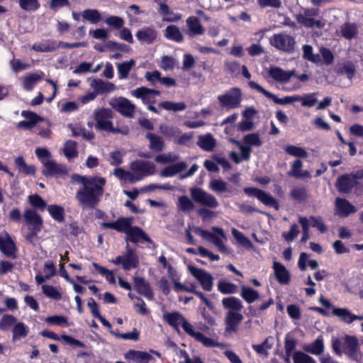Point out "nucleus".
Wrapping results in <instances>:
<instances>
[{
	"label": "nucleus",
	"instance_id": "44",
	"mask_svg": "<svg viewBox=\"0 0 363 363\" xmlns=\"http://www.w3.org/2000/svg\"><path fill=\"white\" fill-rule=\"evenodd\" d=\"M135 61L133 59L129 61L123 62L122 63H118L116 65L120 79H127L129 72L135 66Z\"/></svg>",
	"mask_w": 363,
	"mask_h": 363
},
{
	"label": "nucleus",
	"instance_id": "31",
	"mask_svg": "<svg viewBox=\"0 0 363 363\" xmlns=\"http://www.w3.org/2000/svg\"><path fill=\"white\" fill-rule=\"evenodd\" d=\"M90 86L96 92V94L105 92H112L116 89V86L113 83L105 82L101 79H92L90 83Z\"/></svg>",
	"mask_w": 363,
	"mask_h": 363
},
{
	"label": "nucleus",
	"instance_id": "29",
	"mask_svg": "<svg viewBox=\"0 0 363 363\" xmlns=\"http://www.w3.org/2000/svg\"><path fill=\"white\" fill-rule=\"evenodd\" d=\"M125 240L127 242L130 241L133 242L150 241L148 237L141 228L132 225L126 234Z\"/></svg>",
	"mask_w": 363,
	"mask_h": 363
},
{
	"label": "nucleus",
	"instance_id": "56",
	"mask_svg": "<svg viewBox=\"0 0 363 363\" xmlns=\"http://www.w3.org/2000/svg\"><path fill=\"white\" fill-rule=\"evenodd\" d=\"M177 206L179 209L184 212H189L194 209L193 201L186 196L179 197Z\"/></svg>",
	"mask_w": 363,
	"mask_h": 363
},
{
	"label": "nucleus",
	"instance_id": "1",
	"mask_svg": "<svg viewBox=\"0 0 363 363\" xmlns=\"http://www.w3.org/2000/svg\"><path fill=\"white\" fill-rule=\"evenodd\" d=\"M82 186L76 193L75 198L84 209L94 208L98 205L104 192L106 179L100 177H85L77 176Z\"/></svg>",
	"mask_w": 363,
	"mask_h": 363
},
{
	"label": "nucleus",
	"instance_id": "51",
	"mask_svg": "<svg viewBox=\"0 0 363 363\" xmlns=\"http://www.w3.org/2000/svg\"><path fill=\"white\" fill-rule=\"evenodd\" d=\"M63 152L69 160L77 157L78 152L76 142L71 140L66 141L64 145Z\"/></svg>",
	"mask_w": 363,
	"mask_h": 363
},
{
	"label": "nucleus",
	"instance_id": "18",
	"mask_svg": "<svg viewBox=\"0 0 363 363\" xmlns=\"http://www.w3.org/2000/svg\"><path fill=\"white\" fill-rule=\"evenodd\" d=\"M0 250L8 257L14 255L15 245L5 230H0Z\"/></svg>",
	"mask_w": 363,
	"mask_h": 363
},
{
	"label": "nucleus",
	"instance_id": "41",
	"mask_svg": "<svg viewBox=\"0 0 363 363\" xmlns=\"http://www.w3.org/2000/svg\"><path fill=\"white\" fill-rule=\"evenodd\" d=\"M284 152L291 156L298 158H306L308 156V153L306 150L302 147L288 145L284 148Z\"/></svg>",
	"mask_w": 363,
	"mask_h": 363
},
{
	"label": "nucleus",
	"instance_id": "60",
	"mask_svg": "<svg viewBox=\"0 0 363 363\" xmlns=\"http://www.w3.org/2000/svg\"><path fill=\"white\" fill-rule=\"evenodd\" d=\"M28 201L30 204L36 209L41 211H44L47 207L46 202L43 199L41 196L38 194H33L28 196Z\"/></svg>",
	"mask_w": 363,
	"mask_h": 363
},
{
	"label": "nucleus",
	"instance_id": "20",
	"mask_svg": "<svg viewBox=\"0 0 363 363\" xmlns=\"http://www.w3.org/2000/svg\"><path fill=\"white\" fill-rule=\"evenodd\" d=\"M335 213L340 217H347L351 213L357 211L354 206L350 203L347 200L337 198L335 199Z\"/></svg>",
	"mask_w": 363,
	"mask_h": 363
},
{
	"label": "nucleus",
	"instance_id": "47",
	"mask_svg": "<svg viewBox=\"0 0 363 363\" xmlns=\"http://www.w3.org/2000/svg\"><path fill=\"white\" fill-rule=\"evenodd\" d=\"M241 297L248 303H251L259 298V293L255 289L242 286L240 291Z\"/></svg>",
	"mask_w": 363,
	"mask_h": 363
},
{
	"label": "nucleus",
	"instance_id": "30",
	"mask_svg": "<svg viewBox=\"0 0 363 363\" xmlns=\"http://www.w3.org/2000/svg\"><path fill=\"white\" fill-rule=\"evenodd\" d=\"M186 167L187 165L184 162H180L168 165L160 171V176L162 177H172L183 172Z\"/></svg>",
	"mask_w": 363,
	"mask_h": 363
},
{
	"label": "nucleus",
	"instance_id": "17",
	"mask_svg": "<svg viewBox=\"0 0 363 363\" xmlns=\"http://www.w3.org/2000/svg\"><path fill=\"white\" fill-rule=\"evenodd\" d=\"M132 222L133 219L131 218H119L114 222L102 223L101 227L103 228L113 229L126 235L132 225Z\"/></svg>",
	"mask_w": 363,
	"mask_h": 363
},
{
	"label": "nucleus",
	"instance_id": "9",
	"mask_svg": "<svg viewBox=\"0 0 363 363\" xmlns=\"http://www.w3.org/2000/svg\"><path fill=\"white\" fill-rule=\"evenodd\" d=\"M189 273L200 283L203 289L210 291L213 286V278L210 273L203 269L194 265H189Z\"/></svg>",
	"mask_w": 363,
	"mask_h": 363
},
{
	"label": "nucleus",
	"instance_id": "8",
	"mask_svg": "<svg viewBox=\"0 0 363 363\" xmlns=\"http://www.w3.org/2000/svg\"><path fill=\"white\" fill-rule=\"evenodd\" d=\"M190 194L194 201L202 206L211 208H216L219 206V203L216 198L199 187L191 189Z\"/></svg>",
	"mask_w": 363,
	"mask_h": 363
},
{
	"label": "nucleus",
	"instance_id": "21",
	"mask_svg": "<svg viewBox=\"0 0 363 363\" xmlns=\"http://www.w3.org/2000/svg\"><path fill=\"white\" fill-rule=\"evenodd\" d=\"M43 174L45 176H54L59 174H65L67 172L65 167L56 163L52 160H43Z\"/></svg>",
	"mask_w": 363,
	"mask_h": 363
},
{
	"label": "nucleus",
	"instance_id": "27",
	"mask_svg": "<svg viewBox=\"0 0 363 363\" xmlns=\"http://www.w3.org/2000/svg\"><path fill=\"white\" fill-rule=\"evenodd\" d=\"M303 162L297 159L291 164V169L288 174L296 179H309L311 178V173L307 170H302Z\"/></svg>",
	"mask_w": 363,
	"mask_h": 363
},
{
	"label": "nucleus",
	"instance_id": "5",
	"mask_svg": "<svg viewBox=\"0 0 363 363\" xmlns=\"http://www.w3.org/2000/svg\"><path fill=\"white\" fill-rule=\"evenodd\" d=\"M115 264H120L124 270L135 269L139 265V258L135 252L131 249L128 244L126 245L125 252L116 257L111 261Z\"/></svg>",
	"mask_w": 363,
	"mask_h": 363
},
{
	"label": "nucleus",
	"instance_id": "4",
	"mask_svg": "<svg viewBox=\"0 0 363 363\" xmlns=\"http://www.w3.org/2000/svg\"><path fill=\"white\" fill-rule=\"evenodd\" d=\"M130 170L133 171L135 182L144 177L153 175L156 172V166L150 161L138 160L130 164Z\"/></svg>",
	"mask_w": 363,
	"mask_h": 363
},
{
	"label": "nucleus",
	"instance_id": "6",
	"mask_svg": "<svg viewBox=\"0 0 363 363\" xmlns=\"http://www.w3.org/2000/svg\"><path fill=\"white\" fill-rule=\"evenodd\" d=\"M269 43L277 49L286 52H293L296 45L295 39L285 33L274 34L270 38Z\"/></svg>",
	"mask_w": 363,
	"mask_h": 363
},
{
	"label": "nucleus",
	"instance_id": "24",
	"mask_svg": "<svg viewBox=\"0 0 363 363\" xmlns=\"http://www.w3.org/2000/svg\"><path fill=\"white\" fill-rule=\"evenodd\" d=\"M132 96L141 99L145 104L154 101L155 96L160 95V92L157 90L150 89L146 87L142 86L131 91Z\"/></svg>",
	"mask_w": 363,
	"mask_h": 363
},
{
	"label": "nucleus",
	"instance_id": "63",
	"mask_svg": "<svg viewBox=\"0 0 363 363\" xmlns=\"http://www.w3.org/2000/svg\"><path fill=\"white\" fill-rule=\"evenodd\" d=\"M48 211L50 216L57 221L64 220V208L57 205H50L48 206Z\"/></svg>",
	"mask_w": 363,
	"mask_h": 363
},
{
	"label": "nucleus",
	"instance_id": "52",
	"mask_svg": "<svg viewBox=\"0 0 363 363\" xmlns=\"http://www.w3.org/2000/svg\"><path fill=\"white\" fill-rule=\"evenodd\" d=\"M292 358L294 363H317L313 357L301 351L294 352Z\"/></svg>",
	"mask_w": 363,
	"mask_h": 363
},
{
	"label": "nucleus",
	"instance_id": "62",
	"mask_svg": "<svg viewBox=\"0 0 363 363\" xmlns=\"http://www.w3.org/2000/svg\"><path fill=\"white\" fill-rule=\"evenodd\" d=\"M160 106L165 110L173 111H182L186 107L184 102L163 101Z\"/></svg>",
	"mask_w": 363,
	"mask_h": 363
},
{
	"label": "nucleus",
	"instance_id": "34",
	"mask_svg": "<svg viewBox=\"0 0 363 363\" xmlns=\"http://www.w3.org/2000/svg\"><path fill=\"white\" fill-rule=\"evenodd\" d=\"M135 287L137 291L148 299H152L153 293L150 289L149 284L141 277H134Z\"/></svg>",
	"mask_w": 363,
	"mask_h": 363
},
{
	"label": "nucleus",
	"instance_id": "14",
	"mask_svg": "<svg viewBox=\"0 0 363 363\" xmlns=\"http://www.w3.org/2000/svg\"><path fill=\"white\" fill-rule=\"evenodd\" d=\"M212 233H210L211 236L208 237V240H211L213 244L218 248L221 252L228 253L229 250L224 244L225 241L227 240V235L224 233L223 230L218 227H212Z\"/></svg>",
	"mask_w": 363,
	"mask_h": 363
},
{
	"label": "nucleus",
	"instance_id": "19",
	"mask_svg": "<svg viewBox=\"0 0 363 363\" xmlns=\"http://www.w3.org/2000/svg\"><path fill=\"white\" fill-rule=\"evenodd\" d=\"M269 76L275 81L280 83H287L290 79L296 75L294 69L285 71L278 67H272L269 69Z\"/></svg>",
	"mask_w": 363,
	"mask_h": 363
},
{
	"label": "nucleus",
	"instance_id": "57",
	"mask_svg": "<svg viewBox=\"0 0 363 363\" xmlns=\"http://www.w3.org/2000/svg\"><path fill=\"white\" fill-rule=\"evenodd\" d=\"M232 235L235 238V239L237 240V242L241 245L242 246L247 248L251 249L253 247V245L252 242L245 237L241 232L238 231L235 228L232 229Z\"/></svg>",
	"mask_w": 363,
	"mask_h": 363
},
{
	"label": "nucleus",
	"instance_id": "61",
	"mask_svg": "<svg viewBox=\"0 0 363 363\" xmlns=\"http://www.w3.org/2000/svg\"><path fill=\"white\" fill-rule=\"evenodd\" d=\"M45 322L51 325L67 326L69 325L67 317L57 315L47 317Z\"/></svg>",
	"mask_w": 363,
	"mask_h": 363
},
{
	"label": "nucleus",
	"instance_id": "45",
	"mask_svg": "<svg viewBox=\"0 0 363 363\" xmlns=\"http://www.w3.org/2000/svg\"><path fill=\"white\" fill-rule=\"evenodd\" d=\"M333 314L338 317L342 321L347 324L352 323L353 313L345 308H334Z\"/></svg>",
	"mask_w": 363,
	"mask_h": 363
},
{
	"label": "nucleus",
	"instance_id": "10",
	"mask_svg": "<svg viewBox=\"0 0 363 363\" xmlns=\"http://www.w3.org/2000/svg\"><path fill=\"white\" fill-rule=\"evenodd\" d=\"M109 105L125 117L132 118L135 112V105L124 97L111 98Z\"/></svg>",
	"mask_w": 363,
	"mask_h": 363
},
{
	"label": "nucleus",
	"instance_id": "38",
	"mask_svg": "<svg viewBox=\"0 0 363 363\" xmlns=\"http://www.w3.org/2000/svg\"><path fill=\"white\" fill-rule=\"evenodd\" d=\"M186 25L189 30L191 36L195 35H201L204 32V29L201 26L200 21L195 16H189L186 19Z\"/></svg>",
	"mask_w": 363,
	"mask_h": 363
},
{
	"label": "nucleus",
	"instance_id": "2",
	"mask_svg": "<svg viewBox=\"0 0 363 363\" xmlns=\"http://www.w3.org/2000/svg\"><path fill=\"white\" fill-rule=\"evenodd\" d=\"M164 319L176 329L182 325L184 331L194 337L196 340L201 342L206 347H219L220 345L214 340L206 337L203 333L195 331L193 325L189 323L180 313L177 312L165 313Z\"/></svg>",
	"mask_w": 363,
	"mask_h": 363
},
{
	"label": "nucleus",
	"instance_id": "54",
	"mask_svg": "<svg viewBox=\"0 0 363 363\" xmlns=\"http://www.w3.org/2000/svg\"><path fill=\"white\" fill-rule=\"evenodd\" d=\"M303 57L313 63H318L320 62V57L319 55L313 53V49L312 46L309 45H304L302 47Z\"/></svg>",
	"mask_w": 363,
	"mask_h": 363
},
{
	"label": "nucleus",
	"instance_id": "12",
	"mask_svg": "<svg viewBox=\"0 0 363 363\" xmlns=\"http://www.w3.org/2000/svg\"><path fill=\"white\" fill-rule=\"evenodd\" d=\"M248 84L250 88L255 89L257 91L263 94L268 99H272L276 104L284 105L288 104H292L296 101H299V95L287 96L284 98L279 99L276 95L263 89L261 86H259L254 81H250L249 82Z\"/></svg>",
	"mask_w": 363,
	"mask_h": 363
},
{
	"label": "nucleus",
	"instance_id": "53",
	"mask_svg": "<svg viewBox=\"0 0 363 363\" xmlns=\"http://www.w3.org/2000/svg\"><path fill=\"white\" fill-rule=\"evenodd\" d=\"M42 290L43 294L48 298L59 300L62 297L60 289L51 285H43Z\"/></svg>",
	"mask_w": 363,
	"mask_h": 363
},
{
	"label": "nucleus",
	"instance_id": "59",
	"mask_svg": "<svg viewBox=\"0 0 363 363\" xmlns=\"http://www.w3.org/2000/svg\"><path fill=\"white\" fill-rule=\"evenodd\" d=\"M69 128L72 131L73 136H82L84 138L91 140L94 138V134L91 132L86 131L84 128L78 125H69Z\"/></svg>",
	"mask_w": 363,
	"mask_h": 363
},
{
	"label": "nucleus",
	"instance_id": "16",
	"mask_svg": "<svg viewBox=\"0 0 363 363\" xmlns=\"http://www.w3.org/2000/svg\"><path fill=\"white\" fill-rule=\"evenodd\" d=\"M23 219L31 230L40 231L43 227V219L35 209L26 208L23 215Z\"/></svg>",
	"mask_w": 363,
	"mask_h": 363
},
{
	"label": "nucleus",
	"instance_id": "49",
	"mask_svg": "<svg viewBox=\"0 0 363 363\" xmlns=\"http://www.w3.org/2000/svg\"><path fill=\"white\" fill-rule=\"evenodd\" d=\"M341 35L346 39H352L357 35V26L354 23H345L340 28Z\"/></svg>",
	"mask_w": 363,
	"mask_h": 363
},
{
	"label": "nucleus",
	"instance_id": "23",
	"mask_svg": "<svg viewBox=\"0 0 363 363\" xmlns=\"http://www.w3.org/2000/svg\"><path fill=\"white\" fill-rule=\"evenodd\" d=\"M243 319V315L239 313L233 311H229L225 316V331L226 332H235L238 326Z\"/></svg>",
	"mask_w": 363,
	"mask_h": 363
},
{
	"label": "nucleus",
	"instance_id": "26",
	"mask_svg": "<svg viewBox=\"0 0 363 363\" xmlns=\"http://www.w3.org/2000/svg\"><path fill=\"white\" fill-rule=\"evenodd\" d=\"M305 352L315 356L321 355L325 350L324 340L322 336H318L312 342L303 347Z\"/></svg>",
	"mask_w": 363,
	"mask_h": 363
},
{
	"label": "nucleus",
	"instance_id": "37",
	"mask_svg": "<svg viewBox=\"0 0 363 363\" xmlns=\"http://www.w3.org/2000/svg\"><path fill=\"white\" fill-rule=\"evenodd\" d=\"M29 328L23 322H16L12 329V341L23 339L27 337Z\"/></svg>",
	"mask_w": 363,
	"mask_h": 363
},
{
	"label": "nucleus",
	"instance_id": "39",
	"mask_svg": "<svg viewBox=\"0 0 363 363\" xmlns=\"http://www.w3.org/2000/svg\"><path fill=\"white\" fill-rule=\"evenodd\" d=\"M146 138L148 139L150 142V149L155 152H161L164 150V143L160 136H158L151 133H148L146 135Z\"/></svg>",
	"mask_w": 363,
	"mask_h": 363
},
{
	"label": "nucleus",
	"instance_id": "36",
	"mask_svg": "<svg viewBox=\"0 0 363 363\" xmlns=\"http://www.w3.org/2000/svg\"><path fill=\"white\" fill-rule=\"evenodd\" d=\"M164 35L167 39L177 43H182L184 41V35L179 28L175 25H169L167 26L164 30Z\"/></svg>",
	"mask_w": 363,
	"mask_h": 363
},
{
	"label": "nucleus",
	"instance_id": "25",
	"mask_svg": "<svg viewBox=\"0 0 363 363\" xmlns=\"http://www.w3.org/2000/svg\"><path fill=\"white\" fill-rule=\"evenodd\" d=\"M356 182V177L354 175L345 174L337 180L336 187L340 192L347 193L352 190Z\"/></svg>",
	"mask_w": 363,
	"mask_h": 363
},
{
	"label": "nucleus",
	"instance_id": "3",
	"mask_svg": "<svg viewBox=\"0 0 363 363\" xmlns=\"http://www.w3.org/2000/svg\"><path fill=\"white\" fill-rule=\"evenodd\" d=\"M113 118V112L108 108H99L94 112V119L96 121V128L112 133H121L126 135L128 133V128H115L113 127L111 120Z\"/></svg>",
	"mask_w": 363,
	"mask_h": 363
},
{
	"label": "nucleus",
	"instance_id": "22",
	"mask_svg": "<svg viewBox=\"0 0 363 363\" xmlns=\"http://www.w3.org/2000/svg\"><path fill=\"white\" fill-rule=\"evenodd\" d=\"M230 141L234 144H235L240 151V156L238 155L235 152H231L230 153V157L235 162L240 163L243 160H248L250 157V153L252 152V149L250 147L245 146L241 144L239 141L235 139H230Z\"/></svg>",
	"mask_w": 363,
	"mask_h": 363
},
{
	"label": "nucleus",
	"instance_id": "64",
	"mask_svg": "<svg viewBox=\"0 0 363 363\" xmlns=\"http://www.w3.org/2000/svg\"><path fill=\"white\" fill-rule=\"evenodd\" d=\"M299 101L303 107H312L318 102L316 93L306 94L303 96H299Z\"/></svg>",
	"mask_w": 363,
	"mask_h": 363
},
{
	"label": "nucleus",
	"instance_id": "28",
	"mask_svg": "<svg viewBox=\"0 0 363 363\" xmlns=\"http://www.w3.org/2000/svg\"><path fill=\"white\" fill-rule=\"evenodd\" d=\"M44 75V73L40 71L28 74L21 79L23 89L27 91H31L35 85L43 79Z\"/></svg>",
	"mask_w": 363,
	"mask_h": 363
},
{
	"label": "nucleus",
	"instance_id": "15",
	"mask_svg": "<svg viewBox=\"0 0 363 363\" xmlns=\"http://www.w3.org/2000/svg\"><path fill=\"white\" fill-rule=\"evenodd\" d=\"M135 37L140 43L150 45L157 40L158 32L152 26H145L136 32Z\"/></svg>",
	"mask_w": 363,
	"mask_h": 363
},
{
	"label": "nucleus",
	"instance_id": "48",
	"mask_svg": "<svg viewBox=\"0 0 363 363\" xmlns=\"http://www.w3.org/2000/svg\"><path fill=\"white\" fill-rule=\"evenodd\" d=\"M179 155L173 152H165L157 155L155 161L158 164H166L175 162L179 159Z\"/></svg>",
	"mask_w": 363,
	"mask_h": 363
},
{
	"label": "nucleus",
	"instance_id": "32",
	"mask_svg": "<svg viewBox=\"0 0 363 363\" xmlns=\"http://www.w3.org/2000/svg\"><path fill=\"white\" fill-rule=\"evenodd\" d=\"M196 144L203 150L211 152L217 145L216 140L211 133L201 135L198 137Z\"/></svg>",
	"mask_w": 363,
	"mask_h": 363
},
{
	"label": "nucleus",
	"instance_id": "46",
	"mask_svg": "<svg viewBox=\"0 0 363 363\" xmlns=\"http://www.w3.org/2000/svg\"><path fill=\"white\" fill-rule=\"evenodd\" d=\"M208 187L218 194H220L224 192L231 193V191L228 188L227 183L220 179H213L208 184Z\"/></svg>",
	"mask_w": 363,
	"mask_h": 363
},
{
	"label": "nucleus",
	"instance_id": "13",
	"mask_svg": "<svg viewBox=\"0 0 363 363\" xmlns=\"http://www.w3.org/2000/svg\"><path fill=\"white\" fill-rule=\"evenodd\" d=\"M244 191L249 196H255L266 206L274 207L276 210H278L279 208L278 201L266 191L253 187L245 188Z\"/></svg>",
	"mask_w": 363,
	"mask_h": 363
},
{
	"label": "nucleus",
	"instance_id": "7",
	"mask_svg": "<svg viewBox=\"0 0 363 363\" xmlns=\"http://www.w3.org/2000/svg\"><path fill=\"white\" fill-rule=\"evenodd\" d=\"M318 16V10L315 9H306L303 13L296 16V20L298 23L308 27H316L322 28L325 26V23L321 19L317 18Z\"/></svg>",
	"mask_w": 363,
	"mask_h": 363
},
{
	"label": "nucleus",
	"instance_id": "40",
	"mask_svg": "<svg viewBox=\"0 0 363 363\" xmlns=\"http://www.w3.org/2000/svg\"><path fill=\"white\" fill-rule=\"evenodd\" d=\"M14 162L20 173L24 174L26 175H33L35 174V166L27 164L23 157H16Z\"/></svg>",
	"mask_w": 363,
	"mask_h": 363
},
{
	"label": "nucleus",
	"instance_id": "33",
	"mask_svg": "<svg viewBox=\"0 0 363 363\" xmlns=\"http://www.w3.org/2000/svg\"><path fill=\"white\" fill-rule=\"evenodd\" d=\"M359 342L356 337L345 335L344 337V350L350 356H355L359 351Z\"/></svg>",
	"mask_w": 363,
	"mask_h": 363
},
{
	"label": "nucleus",
	"instance_id": "42",
	"mask_svg": "<svg viewBox=\"0 0 363 363\" xmlns=\"http://www.w3.org/2000/svg\"><path fill=\"white\" fill-rule=\"evenodd\" d=\"M222 304L225 308L235 312H239L242 308L240 300L233 296L223 298Z\"/></svg>",
	"mask_w": 363,
	"mask_h": 363
},
{
	"label": "nucleus",
	"instance_id": "55",
	"mask_svg": "<svg viewBox=\"0 0 363 363\" xmlns=\"http://www.w3.org/2000/svg\"><path fill=\"white\" fill-rule=\"evenodd\" d=\"M128 357L138 363L148 362L152 358V355L146 352L134 350L130 351L128 352Z\"/></svg>",
	"mask_w": 363,
	"mask_h": 363
},
{
	"label": "nucleus",
	"instance_id": "11",
	"mask_svg": "<svg viewBox=\"0 0 363 363\" xmlns=\"http://www.w3.org/2000/svg\"><path fill=\"white\" fill-rule=\"evenodd\" d=\"M218 99L222 107L231 109L240 106L242 96L239 89L233 88L225 94L219 95Z\"/></svg>",
	"mask_w": 363,
	"mask_h": 363
},
{
	"label": "nucleus",
	"instance_id": "35",
	"mask_svg": "<svg viewBox=\"0 0 363 363\" xmlns=\"http://www.w3.org/2000/svg\"><path fill=\"white\" fill-rule=\"evenodd\" d=\"M273 269L278 281L281 284H288L290 275L286 267L278 262H274Z\"/></svg>",
	"mask_w": 363,
	"mask_h": 363
},
{
	"label": "nucleus",
	"instance_id": "43",
	"mask_svg": "<svg viewBox=\"0 0 363 363\" xmlns=\"http://www.w3.org/2000/svg\"><path fill=\"white\" fill-rule=\"evenodd\" d=\"M273 345L274 338L270 336L267 337L262 344L253 345L252 348L259 354L267 357L269 354L268 351L272 347Z\"/></svg>",
	"mask_w": 363,
	"mask_h": 363
},
{
	"label": "nucleus",
	"instance_id": "50",
	"mask_svg": "<svg viewBox=\"0 0 363 363\" xmlns=\"http://www.w3.org/2000/svg\"><path fill=\"white\" fill-rule=\"evenodd\" d=\"M82 16L84 19L94 24L99 23L101 19V15L96 9H85L82 11Z\"/></svg>",
	"mask_w": 363,
	"mask_h": 363
},
{
	"label": "nucleus",
	"instance_id": "58",
	"mask_svg": "<svg viewBox=\"0 0 363 363\" xmlns=\"http://www.w3.org/2000/svg\"><path fill=\"white\" fill-rule=\"evenodd\" d=\"M113 174L121 180L128 182L130 183L135 182L133 171H125L122 168H116L113 172Z\"/></svg>",
	"mask_w": 363,
	"mask_h": 363
}]
</instances>
